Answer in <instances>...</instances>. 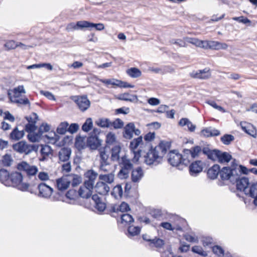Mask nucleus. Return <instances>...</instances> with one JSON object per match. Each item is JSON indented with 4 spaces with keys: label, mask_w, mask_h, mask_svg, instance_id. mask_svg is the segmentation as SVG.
I'll list each match as a JSON object with an SVG mask.
<instances>
[{
    "label": "nucleus",
    "mask_w": 257,
    "mask_h": 257,
    "mask_svg": "<svg viewBox=\"0 0 257 257\" xmlns=\"http://www.w3.org/2000/svg\"><path fill=\"white\" fill-rule=\"evenodd\" d=\"M236 166H232V167H224L220 171V177L222 180L229 181L231 183L236 180L237 177V170Z\"/></svg>",
    "instance_id": "nucleus-6"
},
{
    "label": "nucleus",
    "mask_w": 257,
    "mask_h": 257,
    "mask_svg": "<svg viewBox=\"0 0 257 257\" xmlns=\"http://www.w3.org/2000/svg\"><path fill=\"white\" fill-rule=\"evenodd\" d=\"M220 168L219 165L215 164L211 168L208 169L207 175L208 177L211 179L214 180L217 178L218 175H220Z\"/></svg>",
    "instance_id": "nucleus-20"
},
{
    "label": "nucleus",
    "mask_w": 257,
    "mask_h": 257,
    "mask_svg": "<svg viewBox=\"0 0 257 257\" xmlns=\"http://www.w3.org/2000/svg\"><path fill=\"white\" fill-rule=\"evenodd\" d=\"M39 196L48 198L49 197L53 192V189L44 183H41L38 186Z\"/></svg>",
    "instance_id": "nucleus-13"
},
{
    "label": "nucleus",
    "mask_w": 257,
    "mask_h": 257,
    "mask_svg": "<svg viewBox=\"0 0 257 257\" xmlns=\"http://www.w3.org/2000/svg\"><path fill=\"white\" fill-rule=\"evenodd\" d=\"M99 179L102 181L110 184L113 182L114 174L112 173H109L107 174L100 175L99 176Z\"/></svg>",
    "instance_id": "nucleus-40"
},
{
    "label": "nucleus",
    "mask_w": 257,
    "mask_h": 257,
    "mask_svg": "<svg viewBox=\"0 0 257 257\" xmlns=\"http://www.w3.org/2000/svg\"><path fill=\"white\" fill-rule=\"evenodd\" d=\"M70 181L67 176H63L56 180V186L60 191L66 190L69 186Z\"/></svg>",
    "instance_id": "nucleus-16"
},
{
    "label": "nucleus",
    "mask_w": 257,
    "mask_h": 257,
    "mask_svg": "<svg viewBox=\"0 0 257 257\" xmlns=\"http://www.w3.org/2000/svg\"><path fill=\"white\" fill-rule=\"evenodd\" d=\"M201 152L202 149L200 146H196L191 148V157L192 158H195L198 157Z\"/></svg>",
    "instance_id": "nucleus-49"
},
{
    "label": "nucleus",
    "mask_w": 257,
    "mask_h": 257,
    "mask_svg": "<svg viewBox=\"0 0 257 257\" xmlns=\"http://www.w3.org/2000/svg\"><path fill=\"white\" fill-rule=\"evenodd\" d=\"M190 75L193 78L206 79L211 76V72H210L209 68H205L203 70L193 71L190 73Z\"/></svg>",
    "instance_id": "nucleus-11"
},
{
    "label": "nucleus",
    "mask_w": 257,
    "mask_h": 257,
    "mask_svg": "<svg viewBox=\"0 0 257 257\" xmlns=\"http://www.w3.org/2000/svg\"><path fill=\"white\" fill-rule=\"evenodd\" d=\"M109 155L105 151L100 152V163H109L108 161Z\"/></svg>",
    "instance_id": "nucleus-52"
},
{
    "label": "nucleus",
    "mask_w": 257,
    "mask_h": 257,
    "mask_svg": "<svg viewBox=\"0 0 257 257\" xmlns=\"http://www.w3.org/2000/svg\"><path fill=\"white\" fill-rule=\"evenodd\" d=\"M135 124L133 122H130L124 127L123 137L127 139H131L133 137V133L135 128Z\"/></svg>",
    "instance_id": "nucleus-26"
},
{
    "label": "nucleus",
    "mask_w": 257,
    "mask_h": 257,
    "mask_svg": "<svg viewBox=\"0 0 257 257\" xmlns=\"http://www.w3.org/2000/svg\"><path fill=\"white\" fill-rule=\"evenodd\" d=\"M13 96H20V93H26V91L23 85H19L13 89Z\"/></svg>",
    "instance_id": "nucleus-53"
},
{
    "label": "nucleus",
    "mask_w": 257,
    "mask_h": 257,
    "mask_svg": "<svg viewBox=\"0 0 257 257\" xmlns=\"http://www.w3.org/2000/svg\"><path fill=\"white\" fill-rule=\"evenodd\" d=\"M244 194L246 196L253 198V203L257 206V182L251 183Z\"/></svg>",
    "instance_id": "nucleus-15"
},
{
    "label": "nucleus",
    "mask_w": 257,
    "mask_h": 257,
    "mask_svg": "<svg viewBox=\"0 0 257 257\" xmlns=\"http://www.w3.org/2000/svg\"><path fill=\"white\" fill-rule=\"evenodd\" d=\"M115 141V136L114 134L108 133L106 137V143L108 145L112 144Z\"/></svg>",
    "instance_id": "nucleus-62"
},
{
    "label": "nucleus",
    "mask_w": 257,
    "mask_h": 257,
    "mask_svg": "<svg viewBox=\"0 0 257 257\" xmlns=\"http://www.w3.org/2000/svg\"><path fill=\"white\" fill-rule=\"evenodd\" d=\"M97 176V174L92 170L87 171L84 174V176L87 179V180H91L92 181H95Z\"/></svg>",
    "instance_id": "nucleus-47"
},
{
    "label": "nucleus",
    "mask_w": 257,
    "mask_h": 257,
    "mask_svg": "<svg viewBox=\"0 0 257 257\" xmlns=\"http://www.w3.org/2000/svg\"><path fill=\"white\" fill-rule=\"evenodd\" d=\"M37 127L35 124V121L33 123H27L25 125V131L29 133H34L37 129Z\"/></svg>",
    "instance_id": "nucleus-55"
},
{
    "label": "nucleus",
    "mask_w": 257,
    "mask_h": 257,
    "mask_svg": "<svg viewBox=\"0 0 257 257\" xmlns=\"http://www.w3.org/2000/svg\"><path fill=\"white\" fill-rule=\"evenodd\" d=\"M85 28H95L96 30L101 31L104 29V25L102 23L94 24L88 21H84Z\"/></svg>",
    "instance_id": "nucleus-34"
},
{
    "label": "nucleus",
    "mask_w": 257,
    "mask_h": 257,
    "mask_svg": "<svg viewBox=\"0 0 257 257\" xmlns=\"http://www.w3.org/2000/svg\"><path fill=\"white\" fill-rule=\"evenodd\" d=\"M18 169L23 171L28 176H34L38 172V168L35 166H31L26 162H22L18 165Z\"/></svg>",
    "instance_id": "nucleus-10"
},
{
    "label": "nucleus",
    "mask_w": 257,
    "mask_h": 257,
    "mask_svg": "<svg viewBox=\"0 0 257 257\" xmlns=\"http://www.w3.org/2000/svg\"><path fill=\"white\" fill-rule=\"evenodd\" d=\"M8 182L9 185L7 186H13L22 191H29L30 185L23 182V176L21 173L15 172L11 173Z\"/></svg>",
    "instance_id": "nucleus-2"
},
{
    "label": "nucleus",
    "mask_w": 257,
    "mask_h": 257,
    "mask_svg": "<svg viewBox=\"0 0 257 257\" xmlns=\"http://www.w3.org/2000/svg\"><path fill=\"white\" fill-rule=\"evenodd\" d=\"M92 199L95 203V208L99 212L103 211L106 208V204L103 202L101 198L97 195L94 194L92 196Z\"/></svg>",
    "instance_id": "nucleus-22"
},
{
    "label": "nucleus",
    "mask_w": 257,
    "mask_h": 257,
    "mask_svg": "<svg viewBox=\"0 0 257 257\" xmlns=\"http://www.w3.org/2000/svg\"><path fill=\"white\" fill-rule=\"evenodd\" d=\"M5 47L8 50L14 49L18 47V43H16L14 40H10L6 43Z\"/></svg>",
    "instance_id": "nucleus-57"
},
{
    "label": "nucleus",
    "mask_w": 257,
    "mask_h": 257,
    "mask_svg": "<svg viewBox=\"0 0 257 257\" xmlns=\"http://www.w3.org/2000/svg\"><path fill=\"white\" fill-rule=\"evenodd\" d=\"M143 176L144 173L141 167H138L136 169L133 170L132 171V181L135 183L138 182L143 178Z\"/></svg>",
    "instance_id": "nucleus-23"
},
{
    "label": "nucleus",
    "mask_w": 257,
    "mask_h": 257,
    "mask_svg": "<svg viewBox=\"0 0 257 257\" xmlns=\"http://www.w3.org/2000/svg\"><path fill=\"white\" fill-rule=\"evenodd\" d=\"M42 135H40V133L38 132L37 133H29L28 135V140L33 143L38 142L40 139Z\"/></svg>",
    "instance_id": "nucleus-43"
},
{
    "label": "nucleus",
    "mask_w": 257,
    "mask_h": 257,
    "mask_svg": "<svg viewBox=\"0 0 257 257\" xmlns=\"http://www.w3.org/2000/svg\"><path fill=\"white\" fill-rule=\"evenodd\" d=\"M71 150L69 148H62L59 152V159L60 161L67 162L70 157Z\"/></svg>",
    "instance_id": "nucleus-21"
},
{
    "label": "nucleus",
    "mask_w": 257,
    "mask_h": 257,
    "mask_svg": "<svg viewBox=\"0 0 257 257\" xmlns=\"http://www.w3.org/2000/svg\"><path fill=\"white\" fill-rule=\"evenodd\" d=\"M240 126L242 130L245 132L246 134L256 138V131L255 127L250 123H248L245 122H241Z\"/></svg>",
    "instance_id": "nucleus-18"
},
{
    "label": "nucleus",
    "mask_w": 257,
    "mask_h": 257,
    "mask_svg": "<svg viewBox=\"0 0 257 257\" xmlns=\"http://www.w3.org/2000/svg\"><path fill=\"white\" fill-rule=\"evenodd\" d=\"M52 150L50 146L48 145H41V153L42 155L48 156L51 154Z\"/></svg>",
    "instance_id": "nucleus-58"
},
{
    "label": "nucleus",
    "mask_w": 257,
    "mask_h": 257,
    "mask_svg": "<svg viewBox=\"0 0 257 257\" xmlns=\"http://www.w3.org/2000/svg\"><path fill=\"white\" fill-rule=\"evenodd\" d=\"M13 160L11 155L8 154L5 155L2 159L0 161V167H10L11 166Z\"/></svg>",
    "instance_id": "nucleus-32"
},
{
    "label": "nucleus",
    "mask_w": 257,
    "mask_h": 257,
    "mask_svg": "<svg viewBox=\"0 0 257 257\" xmlns=\"http://www.w3.org/2000/svg\"><path fill=\"white\" fill-rule=\"evenodd\" d=\"M203 162L201 161H195L189 166V173L192 176H197L203 169Z\"/></svg>",
    "instance_id": "nucleus-12"
},
{
    "label": "nucleus",
    "mask_w": 257,
    "mask_h": 257,
    "mask_svg": "<svg viewBox=\"0 0 257 257\" xmlns=\"http://www.w3.org/2000/svg\"><path fill=\"white\" fill-rule=\"evenodd\" d=\"M119 207V212H121V213L123 212H126L130 210V206L129 205L124 202H122L120 205L118 206Z\"/></svg>",
    "instance_id": "nucleus-63"
},
{
    "label": "nucleus",
    "mask_w": 257,
    "mask_h": 257,
    "mask_svg": "<svg viewBox=\"0 0 257 257\" xmlns=\"http://www.w3.org/2000/svg\"><path fill=\"white\" fill-rule=\"evenodd\" d=\"M179 125L181 126H185L187 125L189 131L193 132L195 131L196 128L195 125L193 124L188 118H181L179 122Z\"/></svg>",
    "instance_id": "nucleus-30"
},
{
    "label": "nucleus",
    "mask_w": 257,
    "mask_h": 257,
    "mask_svg": "<svg viewBox=\"0 0 257 257\" xmlns=\"http://www.w3.org/2000/svg\"><path fill=\"white\" fill-rule=\"evenodd\" d=\"M24 130H19L18 127H15L10 134L9 138L12 140L18 141L21 139L24 136Z\"/></svg>",
    "instance_id": "nucleus-25"
},
{
    "label": "nucleus",
    "mask_w": 257,
    "mask_h": 257,
    "mask_svg": "<svg viewBox=\"0 0 257 257\" xmlns=\"http://www.w3.org/2000/svg\"><path fill=\"white\" fill-rule=\"evenodd\" d=\"M143 143V138L142 136H140L137 139H134L130 143V148L131 150L133 152L134 158L133 161L134 162H137L139 161L140 157L142 156V150H139L137 151L135 150L138 147V146Z\"/></svg>",
    "instance_id": "nucleus-8"
},
{
    "label": "nucleus",
    "mask_w": 257,
    "mask_h": 257,
    "mask_svg": "<svg viewBox=\"0 0 257 257\" xmlns=\"http://www.w3.org/2000/svg\"><path fill=\"white\" fill-rule=\"evenodd\" d=\"M213 253L218 256H223L224 255V251L223 248L219 245H215L212 247Z\"/></svg>",
    "instance_id": "nucleus-51"
},
{
    "label": "nucleus",
    "mask_w": 257,
    "mask_h": 257,
    "mask_svg": "<svg viewBox=\"0 0 257 257\" xmlns=\"http://www.w3.org/2000/svg\"><path fill=\"white\" fill-rule=\"evenodd\" d=\"M10 177V175L8 171L4 169H0V181L5 185H9L8 180Z\"/></svg>",
    "instance_id": "nucleus-28"
},
{
    "label": "nucleus",
    "mask_w": 257,
    "mask_h": 257,
    "mask_svg": "<svg viewBox=\"0 0 257 257\" xmlns=\"http://www.w3.org/2000/svg\"><path fill=\"white\" fill-rule=\"evenodd\" d=\"M95 123L98 126L103 128L109 127L111 126V121L108 118H99L95 121Z\"/></svg>",
    "instance_id": "nucleus-37"
},
{
    "label": "nucleus",
    "mask_w": 257,
    "mask_h": 257,
    "mask_svg": "<svg viewBox=\"0 0 257 257\" xmlns=\"http://www.w3.org/2000/svg\"><path fill=\"white\" fill-rule=\"evenodd\" d=\"M102 140L98 138V136H89L87 138V143L91 149L95 150L101 145Z\"/></svg>",
    "instance_id": "nucleus-17"
},
{
    "label": "nucleus",
    "mask_w": 257,
    "mask_h": 257,
    "mask_svg": "<svg viewBox=\"0 0 257 257\" xmlns=\"http://www.w3.org/2000/svg\"><path fill=\"white\" fill-rule=\"evenodd\" d=\"M39 145L36 144H29L26 141H20L13 145V149L16 152L24 154L26 155H29L32 152H37Z\"/></svg>",
    "instance_id": "nucleus-3"
},
{
    "label": "nucleus",
    "mask_w": 257,
    "mask_h": 257,
    "mask_svg": "<svg viewBox=\"0 0 257 257\" xmlns=\"http://www.w3.org/2000/svg\"><path fill=\"white\" fill-rule=\"evenodd\" d=\"M111 194L115 198H121L123 194L122 188L121 185L118 184L115 186L111 192Z\"/></svg>",
    "instance_id": "nucleus-35"
},
{
    "label": "nucleus",
    "mask_w": 257,
    "mask_h": 257,
    "mask_svg": "<svg viewBox=\"0 0 257 257\" xmlns=\"http://www.w3.org/2000/svg\"><path fill=\"white\" fill-rule=\"evenodd\" d=\"M168 157L169 163L174 167H179L181 165L187 166L189 163L188 160L184 159L182 155L176 150L171 151L169 153Z\"/></svg>",
    "instance_id": "nucleus-4"
},
{
    "label": "nucleus",
    "mask_w": 257,
    "mask_h": 257,
    "mask_svg": "<svg viewBox=\"0 0 257 257\" xmlns=\"http://www.w3.org/2000/svg\"><path fill=\"white\" fill-rule=\"evenodd\" d=\"M111 126H112L115 129L120 128L123 126V122L120 119L116 118L113 122H111Z\"/></svg>",
    "instance_id": "nucleus-56"
},
{
    "label": "nucleus",
    "mask_w": 257,
    "mask_h": 257,
    "mask_svg": "<svg viewBox=\"0 0 257 257\" xmlns=\"http://www.w3.org/2000/svg\"><path fill=\"white\" fill-rule=\"evenodd\" d=\"M192 251L193 252L198 253L203 256H205L207 255V252L204 251L200 246L195 245L192 247Z\"/></svg>",
    "instance_id": "nucleus-48"
},
{
    "label": "nucleus",
    "mask_w": 257,
    "mask_h": 257,
    "mask_svg": "<svg viewBox=\"0 0 257 257\" xmlns=\"http://www.w3.org/2000/svg\"><path fill=\"white\" fill-rule=\"evenodd\" d=\"M185 40L189 43L193 44L197 47H199L203 48V41L202 40H199V39L195 38L186 37L184 38Z\"/></svg>",
    "instance_id": "nucleus-39"
},
{
    "label": "nucleus",
    "mask_w": 257,
    "mask_h": 257,
    "mask_svg": "<svg viewBox=\"0 0 257 257\" xmlns=\"http://www.w3.org/2000/svg\"><path fill=\"white\" fill-rule=\"evenodd\" d=\"M26 119L28 120V123H33V122L35 121V124L36 123L38 120V116L37 113L33 112L29 116L26 117Z\"/></svg>",
    "instance_id": "nucleus-60"
},
{
    "label": "nucleus",
    "mask_w": 257,
    "mask_h": 257,
    "mask_svg": "<svg viewBox=\"0 0 257 257\" xmlns=\"http://www.w3.org/2000/svg\"><path fill=\"white\" fill-rule=\"evenodd\" d=\"M121 217V223H130L134 221V218L132 216L127 213H122L120 215Z\"/></svg>",
    "instance_id": "nucleus-45"
},
{
    "label": "nucleus",
    "mask_w": 257,
    "mask_h": 257,
    "mask_svg": "<svg viewBox=\"0 0 257 257\" xmlns=\"http://www.w3.org/2000/svg\"><path fill=\"white\" fill-rule=\"evenodd\" d=\"M171 144L169 142L161 141L159 144L153 148L149 147L147 152L142 151V156L144 158V162L149 165H157L161 163L163 157L170 149Z\"/></svg>",
    "instance_id": "nucleus-1"
},
{
    "label": "nucleus",
    "mask_w": 257,
    "mask_h": 257,
    "mask_svg": "<svg viewBox=\"0 0 257 257\" xmlns=\"http://www.w3.org/2000/svg\"><path fill=\"white\" fill-rule=\"evenodd\" d=\"M232 159V156L227 152H222L220 151L218 156L217 160L221 164L228 163Z\"/></svg>",
    "instance_id": "nucleus-29"
},
{
    "label": "nucleus",
    "mask_w": 257,
    "mask_h": 257,
    "mask_svg": "<svg viewBox=\"0 0 257 257\" xmlns=\"http://www.w3.org/2000/svg\"><path fill=\"white\" fill-rule=\"evenodd\" d=\"M93 123L91 118H88L82 126V130L85 132H89L92 127Z\"/></svg>",
    "instance_id": "nucleus-42"
},
{
    "label": "nucleus",
    "mask_w": 257,
    "mask_h": 257,
    "mask_svg": "<svg viewBox=\"0 0 257 257\" xmlns=\"http://www.w3.org/2000/svg\"><path fill=\"white\" fill-rule=\"evenodd\" d=\"M50 130V125L47 123H43L39 128V132L42 135L44 133L48 132Z\"/></svg>",
    "instance_id": "nucleus-54"
},
{
    "label": "nucleus",
    "mask_w": 257,
    "mask_h": 257,
    "mask_svg": "<svg viewBox=\"0 0 257 257\" xmlns=\"http://www.w3.org/2000/svg\"><path fill=\"white\" fill-rule=\"evenodd\" d=\"M110 163H100L99 169L104 172H108L110 171Z\"/></svg>",
    "instance_id": "nucleus-64"
},
{
    "label": "nucleus",
    "mask_w": 257,
    "mask_h": 257,
    "mask_svg": "<svg viewBox=\"0 0 257 257\" xmlns=\"http://www.w3.org/2000/svg\"><path fill=\"white\" fill-rule=\"evenodd\" d=\"M165 241L164 240L156 237L152 239L150 245L151 246L153 244L156 248H160L163 247Z\"/></svg>",
    "instance_id": "nucleus-41"
},
{
    "label": "nucleus",
    "mask_w": 257,
    "mask_h": 257,
    "mask_svg": "<svg viewBox=\"0 0 257 257\" xmlns=\"http://www.w3.org/2000/svg\"><path fill=\"white\" fill-rule=\"evenodd\" d=\"M126 73L132 78H138L141 76V71L137 68L132 67L126 70Z\"/></svg>",
    "instance_id": "nucleus-36"
},
{
    "label": "nucleus",
    "mask_w": 257,
    "mask_h": 257,
    "mask_svg": "<svg viewBox=\"0 0 257 257\" xmlns=\"http://www.w3.org/2000/svg\"><path fill=\"white\" fill-rule=\"evenodd\" d=\"M218 42H219L218 41H204L203 48L205 49H210L213 50H218Z\"/></svg>",
    "instance_id": "nucleus-33"
},
{
    "label": "nucleus",
    "mask_w": 257,
    "mask_h": 257,
    "mask_svg": "<svg viewBox=\"0 0 257 257\" xmlns=\"http://www.w3.org/2000/svg\"><path fill=\"white\" fill-rule=\"evenodd\" d=\"M236 176V180L232 182L231 184H236V189L240 191H243L245 193L249 184L248 179L245 177L240 176V174L238 173H237Z\"/></svg>",
    "instance_id": "nucleus-9"
},
{
    "label": "nucleus",
    "mask_w": 257,
    "mask_h": 257,
    "mask_svg": "<svg viewBox=\"0 0 257 257\" xmlns=\"http://www.w3.org/2000/svg\"><path fill=\"white\" fill-rule=\"evenodd\" d=\"M234 140V137L231 135L226 134L223 136L221 138V141L226 145H228Z\"/></svg>",
    "instance_id": "nucleus-44"
},
{
    "label": "nucleus",
    "mask_w": 257,
    "mask_h": 257,
    "mask_svg": "<svg viewBox=\"0 0 257 257\" xmlns=\"http://www.w3.org/2000/svg\"><path fill=\"white\" fill-rule=\"evenodd\" d=\"M68 126L69 123L67 121L61 122L56 130L57 133L60 135H64L68 132Z\"/></svg>",
    "instance_id": "nucleus-38"
},
{
    "label": "nucleus",
    "mask_w": 257,
    "mask_h": 257,
    "mask_svg": "<svg viewBox=\"0 0 257 257\" xmlns=\"http://www.w3.org/2000/svg\"><path fill=\"white\" fill-rule=\"evenodd\" d=\"M96 192L100 195H105L109 191L110 188L107 184L103 182H99L97 183L95 186Z\"/></svg>",
    "instance_id": "nucleus-19"
},
{
    "label": "nucleus",
    "mask_w": 257,
    "mask_h": 257,
    "mask_svg": "<svg viewBox=\"0 0 257 257\" xmlns=\"http://www.w3.org/2000/svg\"><path fill=\"white\" fill-rule=\"evenodd\" d=\"M219 153H220L219 150L217 149L212 150L207 156V158L213 161H216L217 160Z\"/></svg>",
    "instance_id": "nucleus-50"
},
{
    "label": "nucleus",
    "mask_w": 257,
    "mask_h": 257,
    "mask_svg": "<svg viewBox=\"0 0 257 257\" xmlns=\"http://www.w3.org/2000/svg\"><path fill=\"white\" fill-rule=\"evenodd\" d=\"M120 151L121 148L119 146H115L111 149V161L115 162L118 161L119 160V153L120 152Z\"/></svg>",
    "instance_id": "nucleus-31"
},
{
    "label": "nucleus",
    "mask_w": 257,
    "mask_h": 257,
    "mask_svg": "<svg viewBox=\"0 0 257 257\" xmlns=\"http://www.w3.org/2000/svg\"><path fill=\"white\" fill-rule=\"evenodd\" d=\"M71 99L76 104L81 111H85L90 106V101L86 95L73 96Z\"/></svg>",
    "instance_id": "nucleus-7"
},
{
    "label": "nucleus",
    "mask_w": 257,
    "mask_h": 257,
    "mask_svg": "<svg viewBox=\"0 0 257 257\" xmlns=\"http://www.w3.org/2000/svg\"><path fill=\"white\" fill-rule=\"evenodd\" d=\"M79 127L78 123H73L68 126V132L71 134L77 132Z\"/></svg>",
    "instance_id": "nucleus-59"
},
{
    "label": "nucleus",
    "mask_w": 257,
    "mask_h": 257,
    "mask_svg": "<svg viewBox=\"0 0 257 257\" xmlns=\"http://www.w3.org/2000/svg\"><path fill=\"white\" fill-rule=\"evenodd\" d=\"M127 231L130 235L134 236L140 233L141 228L139 226H130Z\"/></svg>",
    "instance_id": "nucleus-46"
},
{
    "label": "nucleus",
    "mask_w": 257,
    "mask_h": 257,
    "mask_svg": "<svg viewBox=\"0 0 257 257\" xmlns=\"http://www.w3.org/2000/svg\"><path fill=\"white\" fill-rule=\"evenodd\" d=\"M85 28L84 21H78L76 24L71 23L66 27L68 31H71L74 30L82 29Z\"/></svg>",
    "instance_id": "nucleus-27"
},
{
    "label": "nucleus",
    "mask_w": 257,
    "mask_h": 257,
    "mask_svg": "<svg viewBox=\"0 0 257 257\" xmlns=\"http://www.w3.org/2000/svg\"><path fill=\"white\" fill-rule=\"evenodd\" d=\"M8 95L10 98L11 101L15 103L23 104V105H30V102L29 99L26 97L20 98V96H11V93H8Z\"/></svg>",
    "instance_id": "nucleus-24"
},
{
    "label": "nucleus",
    "mask_w": 257,
    "mask_h": 257,
    "mask_svg": "<svg viewBox=\"0 0 257 257\" xmlns=\"http://www.w3.org/2000/svg\"><path fill=\"white\" fill-rule=\"evenodd\" d=\"M94 181L86 180L84 183V187H80L78 190V194L79 195H83V192H86V196L92 195L91 190L93 188Z\"/></svg>",
    "instance_id": "nucleus-14"
},
{
    "label": "nucleus",
    "mask_w": 257,
    "mask_h": 257,
    "mask_svg": "<svg viewBox=\"0 0 257 257\" xmlns=\"http://www.w3.org/2000/svg\"><path fill=\"white\" fill-rule=\"evenodd\" d=\"M119 165L121 167V169L117 174L118 177L121 179L127 178L129 176L130 172L133 169V164L131 163V161L127 158L126 156H123L121 158Z\"/></svg>",
    "instance_id": "nucleus-5"
},
{
    "label": "nucleus",
    "mask_w": 257,
    "mask_h": 257,
    "mask_svg": "<svg viewBox=\"0 0 257 257\" xmlns=\"http://www.w3.org/2000/svg\"><path fill=\"white\" fill-rule=\"evenodd\" d=\"M77 196V192L75 190L70 189L66 194V197L71 200L75 199Z\"/></svg>",
    "instance_id": "nucleus-61"
}]
</instances>
